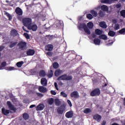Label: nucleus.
Listing matches in <instances>:
<instances>
[{
  "label": "nucleus",
  "mask_w": 125,
  "mask_h": 125,
  "mask_svg": "<svg viewBox=\"0 0 125 125\" xmlns=\"http://www.w3.org/2000/svg\"><path fill=\"white\" fill-rule=\"evenodd\" d=\"M7 106H8L10 110H11L12 111H14L15 112H16V111H17V109L16 108V107H14V105L12 104L11 103V102L10 101L7 102Z\"/></svg>",
  "instance_id": "obj_7"
},
{
  "label": "nucleus",
  "mask_w": 125,
  "mask_h": 125,
  "mask_svg": "<svg viewBox=\"0 0 125 125\" xmlns=\"http://www.w3.org/2000/svg\"><path fill=\"white\" fill-rule=\"evenodd\" d=\"M106 125V123L105 122H103L102 123V125Z\"/></svg>",
  "instance_id": "obj_64"
},
{
  "label": "nucleus",
  "mask_w": 125,
  "mask_h": 125,
  "mask_svg": "<svg viewBox=\"0 0 125 125\" xmlns=\"http://www.w3.org/2000/svg\"><path fill=\"white\" fill-rule=\"evenodd\" d=\"M37 95H38L39 97H42L43 96V94L41 93H37Z\"/></svg>",
  "instance_id": "obj_55"
},
{
  "label": "nucleus",
  "mask_w": 125,
  "mask_h": 125,
  "mask_svg": "<svg viewBox=\"0 0 125 125\" xmlns=\"http://www.w3.org/2000/svg\"><path fill=\"white\" fill-rule=\"evenodd\" d=\"M4 48H5V46L4 45H0V51H2Z\"/></svg>",
  "instance_id": "obj_51"
},
{
  "label": "nucleus",
  "mask_w": 125,
  "mask_h": 125,
  "mask_svg": "<svg viewBox=\"0 0 125 125\" xmlns=\"http://www.w3.org/2000/svg\"><path fill=\"white\" fill-rule=\"evenodd\" d=\"M28 30H32L33 32H36L38 30V25L36 24H31L27 27Z\"/></svg>",
  "instance_id": "obj_9"
},
{
  "label": "nucleus",
  "mask_w": 125,
  "mask_h": 125,
  "mask_svg": "<svg viewBox=\"0 0 125 125\" xmlns=\"http://www.w3.org/2000/svg\"><path fill=\"white\" fill-rule=\"evenodd\" d=\"M43 109H44V105L43 104L38 105L36 108L37 111H42Z\"/></svg>",
  "instance_id": "obj_21"
},
{
  "label": "nucleus",
  "mask_w": 125,
  "mask_h": 125,
  "mask_svg": "<svg viewBox=\"0 0 125 125\" xmlns=\"http://www.w3.org/2000/svg\"><path fill=\"white\" fill-rule=\"evenodd\" d=\"M108 35L110 37H115V36L116 35V32H114V31L110 30L109 31Z\"/></svg>",
  "instance_id": "obj_29"
},
{
  "label": "nucleus",
  "mask_w": 125,
  "mask_h": 125,
  "mask_svg": "<svg viewBox=\"0 0 125 125\" xmlns=\"http://www.w3.org/2000/svg\"><path fill=\"white\" fill-rule=\"evenodd\" d=\"M46 55H48V56H50V57H51L52 55H53V52L51 51H49L46 53Z\"/></svg>",
  "instance_id": "obj_48"
},
{
  "label": "nucleus",
  "mask_w": 125,
  "mask_h": 125,
  "mask_svg": "<svg viewBox=\"0 0 125 125\" xmlns=\"http://www.w3.org/2000/svg\"><path fill=\"white\" fill-rule=\"evenodd\" d=\"M93 42L96 45H100V43H101V40L98 38H95L93 40Z\"/></svg>",
  "instance_id": "obj_20"
},
{
  "label": "nucleus",
  "mask_w": 125,
  "mask_h": 125,
  "mask_svg": "<svg viewBox=\"0 0 125 125\" xmlns=\"http://www.w3.org/2000/svg\"><path fill=\"white\" fill-rule=\"evenodd\" d=\"M36 53V51L34 49H29L27 51H26V54L28 55V56H33Z\"/></svg>",
  "instance_id": "obj_12"
},
{
  "label": "nucleus",
  "mask_w": 125,
  "mask_h": 125,
  "mask_svg": "<svg viewBox=\"0 0 125 125\" xmlns=\"http://www.w3.org/2000/svg\"><path fill=\"white\" fill-rule=\"evenodd\" d=\"M95 33L96 35H98V36H101V35H102V34H103V31L99 29H96L95 30Z\"/></svg>",
  "instance_id": "obj_25"
},
{
  "label": "nucleus",
  "mask_w": 125,
  "mask_h": 125,
  "mask_svg": "<svg viewBox=\"0 0 125 125\" xmlns=\"http://www.w3.org/2000/svg\"><path fill=\"white\" fill-rule=\"evenodd\" d=\"M15 70V68L12 67V66H10L8 68V70L9 71H13Z\"/></svg>",
  "instance_id": "obj_52"
},
{
  "label": "nucleus",
  "mask_w": 125,
  "mask_h": 125,
  "mask_svg": "<svg viewBox=\"0 0 125 125\" xmlns=\"http://www.w3.org/2000/svg\"><path fill=\"white\" fill-rule=\"evenodd\" d=\"M84 114H89L91 113V109L90 108H87L83 110Z\"/></svg>",
  "instance_id": "obj_35"
},
{
  "label": "nucleus",
  "mask_w": 125,
  "mask_h": 125,
  "mask_svg": "<svg viewBox=\"0 0 125 125\" xmlns=\"http://www.w3.org/2000/svg\"><path fill=\"white\" fill-rule=\"evenodd\" d=\"M102 3H110V0H102Z\"/></svg>",
  "instance_id": "obj_49"
},
{
  "label": "nucleus",
  "mask_w": 125,
  "mask_h": 125,
  "mask_svg": "<svg viewBox=\"0 0 125 125\" xmlns=\"http://www.w3.org/2000/svg\"><path fill=\"white\" fill-rule=\"evenodd\" d=\"M90 13H91V14H92V16H94L95 17H97V15H98L97 12L94 10H91L90 11Z\"/></svg>",
  "instance_id": "obj_39"
},
{
  "label": "nucleus",
  "mask_w": 125,
  "mask_h": 125,
  "mask_svg": "<svg viewBox=\"0 0 125 125\" xmlns=\"http://www.w3.org/2000/svg\"><path fill=\"white\" fill-rule=\"evenodd\" d=\"M1 112L2 114H3V115H4V116H8V114H9V113H11L10 110L5 109V108H1Z\"/></svg>",
  "instance_id": "obj_15"
},
{
  "label": "nucleus",
  "mask_w": 125,
  "mask_h": 125,
  "mask_svg": "<svg viewBox=\"0 0 125 125\" xmlns=\"http://www.w3.org/2000/svg\"><path fill=\"white\" fill-rule=\"evenodd\" d=\"M22 118L25 121H27L30 118V115L27 113H24L22 114Z\"/></svg>",
  "instance_id": "obj_24"
},
{
  "label": "nucleus",
  "mask_w": 125,
  "mask_h": 125,
  "mask_svg": "<svg viewBox=\"0 0 125 125\" xmlns=\"http://www.w3.org/2000/svg\"><path fill=\"white\" fill-rule=\"evenodd\" d=\"M22 29L24 32H26V33H29V30H26V28H25V27L23 26Z\"/></svg>",
  "instance_id": "obj_62"
},
{
  "label": "nucleus",
  "mask_w": 125,
  "mask_h": 125,
  "mask_svg": "<svg viewBox=\"0 0 125 125\" xmlns=\"http://www.w3.org/2000/svg\"><path fill=\"white\" fill-rule=\"evenodd\" d=\"M47 103L49 105H52L54 103V99L53 98H49L47 100Z\"/></svg>",
  "instance_id": "obj_26"
},
{
  "label": "nucleus",
  "mask_w": 125,
  "mask_h": 125,
  "mask_svg": "<svg viewBox=\"0 0 125 125\" xmlns=\"http://www.w3.org/2000/svg\"><path fill=\"white\" fill-rule=\"evenodd\" d=\"M119 34L120 35H125V28H122L119 31Z\"/></svg>",
  "instance_id": "obj_38"
},
{
  "label": "nucleus",
  "mask_w": 125,
  "mask_h": 125,
  "mask_svg": "<svg viewBox=\"0 0 125 125\" xmlns=\"http://www.w3.org/2000/svg\"><path fill=\"white\" fill-rule=\"evenodd\" d=\"M23 36L26 38L27 40H30V35H29L28 33H24Z\"/></svg>",
  "instance_id": "obj_46"
},
{
  "label": "nucleus",
  "mask_w": 125,
  "mask_h": 125,
  "mask_svg": "<svg viewBox=\"0 0 125 125\" xmlns=\"http://www.w3.org/2000/svg\"><path fill=\"white\" fill-rule=\"evenodd\" d=\"M41 83L43 86H46L47 85V80L45 78H42Z\"/></svg>",
  "instance_id": "obj_16"
},
{
  "label": "nucleus",
  "mask_w": 125,
  "mask_h": 125,
  "mask_svg": "<svg viewBox=\"0 0 125 125\" xmlns=\"http://www.w3.org/2000/svg\"><path fill=\"white\" fill-rule=\"evenodd\" d=\"M112 21L114 24H117L118 23V20L117 19H113Z\"/></svg>",
  "instance_id": "obj_53"
},
{
  "label": "nucleus",
  "mask_w": 125,
  "mask_h": 125,
  "mask_svg": "<svg viewBox=\"0 0 125 125\" xmlns=\"http://www.w3.org/2000/svg\"><path fill=\"white\" fill-rule=\"evenodd\" d=\"M73 76L72 75H68L67 74H64L59 77L57 81H72Z\"/></svg>",
  "instance_id": "obj_1"
},
{
  "label": "nucleus",
  "mask_w": 125,
  "mask_h": 125,
  "mask_svg": "<svg viewBox=\"0 0 125 125\" xmlns=\"http://www.w3.org/2000/svg\"><path fill=\"white\" fill-rule=\"evenodd\" d=\"M107 86V83H105L104 85H102V90L103 91H106L107 90V88L106 87Z\"/></svg>",
  "instance_id": "obj_42"
},
{
  "label": "nucleus",
  "mask_w": 125,
  "mask_h": 125,
  "mask_svg": "<svg viewBox=\"0 0 125 125\" xmlns=\"http://www.w3.org/2000/svg\"><path fill=\"white\" fill-rule=\"evenodd\" d=\"M10 35L12 37H16L18 35V32H17L16 29H12L10 31Z\"/></svg>",
  "instance_id": "obj_19"
},
{
  "label": "nucleus",
  "mask_w": 125,
  "mask_h": 125,
  "mask_svg": "<svg viewBox=\"0 0 125 125\" xmlns=\"http://www.w3.org/2000/svg\"><path fill=\"white\" fill-rule=\"evenodd\" d=\"M47 77H48L49 79H50V78H52V77H53V70H52V69L49 70L47 74Z\"/></svg>",
  "instance_id": "obj_22"
},
{
  "label": "nucleus",
  "mask_w": 125,
  "mask_h": 125,
  "mask_svg": "<svg viewBox=\"0 0 125 125\" xmlns=\"http://www.w3.org/2000/svg\"><path fill=\"white\" fill-rule=\"evenodd\" d=\"M67 103L70 107H72V103L71 102V101H70L69 100H67Z\"/></svg>",
  "instance_id": "obj_57"
},
{
  "label": "nucleus",
  "mask_w": 125,
  "mask_h": 125,
  "mask_svg": "<svg viewBox=\"0 0 125 125\" xmlns=\"http://www.w3.org/2000/svg\"><path fill=\"white\" fill-rule=\"evenodd\" d=\"M1 66L2 68L3 67H5V66H6V62H2V63L1 64Z\"/></svg>",
  "instance_id": "obj_50"
},
{
  "label": "nucleus",
  "mask_w": 125,
  "mask_h": 125,
  "mask_svg": "<svg viewBox=\"0 0 125 125\" xmlns=\"http://www.w3.org/2000/svg\"><path fill=\"white\" fill-rule=\"evenodd\" d=\"M24 63V62L21 61V62H19L16 63V66L17 67H18V68H20L22 67V65Z\"/></svg>",
  "instance_id": "obj_33"
},
{
  "label": "nucleus",
  "mask_w": 125,
  "mask_h": 125,
  "mask_svg": "<svg viewBox=\"0 0 125 125\" xmlns=\"http://www.w3.org/2000/svg\"><path fill=\"white\" fill-rule=\"evenodd\" d=\"M99 26H101V28H104V29L107 28V24H106V22H105V21L100 22Z\"/></svg>",
  "instance_id": "obj_23"
},
{
  "label": "nucleus",
  "mask_w": 125,
  "mask_h": 125,
  "mask_svg": "<svg viewBox=\"0 0 125 125\" xmlns=\"http://www.w3.org/2000/svg\"><path fill=\"white\" fill-rule=\"evenodd\" d=\"M61 95H62V96L63 97H67V96H68V95H67V94H66V93L62 91L61 92Z\"/></svg>",
  "instance_id": "obj_47"
},
{
  "label": "nucleus",
  "mask_w": 125,
  "mask_h": 125,
  "mask_svg": "<svg viewBox=\"0 0 125 125\" xmlns=\"http://www.w3.org/2000/svg\"><path fill=\"white\" fill-rule=\"evenodd\" d=\"M39 90L40 92H42V93H45V92H47V89L43 86H41L39 87Z\"/></svg>",
  "instance_id": "obj_18"
},
{
  "label": "nucleus",
  "mask_w": 125,
  "mask_h": 125,
  "mask_svg": "<svg viewBox=\"0 0 125 125\" xmlns=\"http://www.w3.org/2000/svg\"><path fill=\"white\" fill-rule=\"evenodd\" d=\"M25 7H26L27 10H29V9H30V8H32V7L34 6L33 3L29 4L28 5H27V4L25 3Z\"/></svg>",
  "instance_id": "obj_36"
},
{
  "label": "nucleus",
  "mask_w": 125,
  "mask_h": 125,
  "mask_svg": "<svg viewBox=\"0 0 125 125\" xmlns=\"http://www.w3.org/2000/svg\"><path fill=\"white\" fill-rule=\"evenodd\" d=\"M101 8L102 10H103V11H108V6L105 5H103L101 6Z\"/></svg>",
  "instance_id": "obj_30"
},
{
  "label": "nucleus",
  "mask_w": 125,
  "mask_h": 125,
  "mask_svg": "<svg viewBox=\"0 0 125 125\" xmlns=\"http://www.w3.org/2000/svg\"><path fill=\"white\" fill-rule=\"evenodd\" d=\"M55 104L56 106H60V105H61V101L59 100V99H55Z\"/></svg>",
  "instance_id": "obj_27"
},
{
  "label": "nucleus",
  "mask_w": 125,
  "mask_h": 125,
  "mask_svg": "<svg viewBox=\"0 0 125 125\" xmlns=\"http://www.w3.org/2000/svg\"><path fill=\"white\" fill-rule=\"evenodd\" d=\"M63 73V70H61L60 69H58L55 71L54 75L55 77H59V76H61Z\"/></svg>",
  "instance_id": "obj_11"
},
{
  "label": "nucleus",
  "mask_w": 125,
  "mask_h": 125,
  "mask_svg": "<svg viewBox=\"0 0 125 125\" xmlns=\"http://www.w3.org/2000/svg\"><path fill=\"white\" fill-rule=\"evenodd\" d=\"M74 116V113L72 111H69L66 113L65 114V117L67 119H70V118H73V116Z\"/></svg>",
  "instance_id": "obj_14"
},
{
  "label": "nucleus",
  "mask_w": 125,
  "mask_h": 125,
  "mask_svg": "<svg viewBox=\"0 0 125 125\" xmlns=\"http://www.w3.org/2000/svg\"><path fill=\"white\" fill-rule=\"evenodd\" d=\"M34 107H36V104H32L29 106V108L32 109V108H34Z\"/></svg>",
  "instance_id": "obj_61"
},
{
  "label": "nucleus",
  "mask_w": 125,
  "mask_h": 125,
  "mask_svg": "<svg viewBox=\"0 0 125 125\" xmlns=\"http://www.w3.org/2000/svg\"><path fill=\"white\" fill-rule=\"evenodd\" d=\"M53 65L54 69H57L59 67V64L57 62H54Z\"/></svg>",
  "instance_id": "obj_40"
},
{
  "label": "nucleus",
  "mask_w": 125,
  "mask_h": 125,
  "mask_svg": "<svg viewBox=\"0 0 125 125\" xmlns=\"http://www.w3.org/2000/svg\"><path fill=\"white\" fill-rule=\"evenodd\" d=\"M87 26L89 29H93V23L92 22H89L87 23Z\"/></svg>",
  "instance_id": "obj_34"
},
{
  "label": "nucleus",
  "mask_w": 125,
  "mask_h": 125,
  "mask_svg": "<svg viewBox=\"0 0 125 125\" xmlns=\"http://www.w3.org/2000/svg\"><path fill=\"white\" fill-rule=\"evenodd\" d=\"M40 77H45V71L43 70H42L39 72Z\"/></svg>",
  "instance_id": "obj_31"
},
{
  "label": "nucleus",
  "mask_w": 125,
  "mask_h": 125,
  "mask_svg": "<svg viewBox=\"0 0 125 125\" xmlns=\"http://www.w3.org/2000/svg\"><path fill=\"white\" fill-rule=\"evenodd\" d=\"M70 97H71V98H75L76 99L79 98L80 97L79 92H78V91H74L71 92L70 94Z\"/></svg>",
  "instance_id": "obj_8"
},
{
  "label": "nucleus",
  "mask_w": 125,
  "mask_h": 125,
  "mask_svg": "<svg viewBox=\"0 0 125 125\" xmlns=\"http://www.w3.org/2000/svg\"><path fill=\"white\" fill-rule=\"evenodd\" d=\"M54 85H55V87L56 88L57 90H59V89H58V86L57 85V83L55 82L54 83Z\"/></svg>",
  "instance_id": "obj_56"
},
{
  "label": "nucleus",
  "mask_w": 125,
  "mask_h": 125,
  "mask_svg": "<svg viewBox=\"0 0 125 125\" xmlns=\"http://www.w3.org/2000/svg\"><path fill=\"white\" fill-rule=\"evenodd\" d=\"M45 50L47 51H52L53 49V45L52 44H47L45 46Z\"/></svg>",
  "instance_id": "obj_17"
},
{
  "label": "nucleus",
  "mask_w": 125,
  "mask_h": 125,
  "mask_svg": "<svg viewBox=\"0 0 125 125\" xmlns=\"http://www.w3.org/2000/svg\"><path fill=\"white\" fill-rule=\"evenodd\" d=\"M92 38H93V39H95V38H96L97 36L96 34H93L92 35Z\"/></svg>",
  "instance_id": "obj_63"
},
{
  "label": "nucleus",
  "mask_w": 125,
  "mask_h": 125,
  "mask_svg": "<svg viewBox=\"0 0 125 125\" xmlns=\"http://www.w3.org/2000/svg\"><path fill=\"white\" fill-rule=\"evenodd\" d=\"M10 43L11 44L9 45V47H10V48H12L13 47H14L16 44H17V42H11Z\"/></svg>",
  "instance_id": "obj_37"
},
{
  "label": "nucleus",
  "mask_w": 125,
  "mask_h": 125,
  "mask_svg": "<svg viewBox=\"0 0 125 125\" xmlns=\"http://www.w3.org/2000/svg\"><path fill=\"white\" fill-rule=\"evenodd\" d=\"M17 19H18V20H20V21H21L22 20V17H21L20 16H18L17 17Z\"/></svg>",
  "instance_id": "obj_60"
},
{
  "label": "nucleus",
  "mask_w": 125,
  "mask_h": 125,
  "mask_svg": "<svg viewBox=\"0 0 125 125\" xmlns=\"http://www.w3.org/2000/svg\"><path fill=\"white\" fill-rule=\"evenodd\" d=\"M86 18L87 19H89V20H91L93 18V16L91 15V14H88L86 15Z\"/></svg>",
  "instance_id": "obj_41"
},
{
  "label": "nucleus",
  "mask_w": 125,
  "mask_h": 125,
  "mask_svg": "<svg viewBox=\"0 0 125 125\" xmlns=\"http://www.w3.org/2000/svg\"><path fill=\"white\" fill-rule=\"evenodd\" d=\"M18 46H19L21 50H24V49L26 48L27 46V43L25 42L20 41L18 43Z\"/></svg>",
  "instance_id": "obj_5"
},
{
  "label": "nucleus",
  "mask_w": 125,
  "mask_h": 125,
  "mask_svg": "<svg viewBox=\"0 0 125 125\" xmlns=\"http://www.w3.org/2000/svg\"><path fill=\"white\" fill-rule=\"evenodd\" d=\"M22 23L25 27H29L32 25V19L30 18H24L22 19Z\"/></svg>",
  "instance_id": "obj_3"
},
{
  "label": "nucleus",
  "mask_w": 125,
  "mask_h": 125,
  "mask_svg": "<svg viewBox=\"0 0 125 125\" xmlns=\"http://www.w3.org/2000/svg\"><path fill=\"white\" fill-rule=\"evenodd\" d=\"M121 16H123L124 18H125V10H123L120 12Z\"/></svg>",
  "instance_id": "obj_44"
},
{
  "label": "nucleus",
  "mask_w": 125,
  "mask_h": 125,
  "mask_svg": "<svg viewBox=\"0 0 125 125\" xmlns=\"http://www.w3.org/2000/svg\"><path fill=\"white\" fill-rule=\"evenodd\" d=\"M15 12H16L17 15L19 16H22V15H23V10H22V9L19 7H17L16 8Z\"/></svg>",
  "instance_id": "obj_10"
},
{
  "label": "nucleus",
  "mask_w": 125,
  "mask_h": 125,
  "mask_svg": "<svg viewBox=\"0 0 125 125\" xmlns=\"http://www.w3.org/2000/svg\"><path fill=\"white\" fill-rule=\"evenodd\" d=\"M51 93L52 95H56V92L54 90H51Z\"/></svg>",
  "instance_id": "obj_58"
},
{
  "label": "nucleus",
  "mask_w": 125,
  "mask_h": 125,
  "mask_svg": "<svg viewBox=\"0 0 125 125\" xmlns=\"http://www.w3.org/2000/svg\"><path fill=\"white\" fill-rule=\"evenodd\" d=\"M121 6H122V4H121V3L117 4L116 5V7H117V8H120V7H121Z\"/></svg>",
  "instance_id": "obj_59"
},
{
  "label": "nucleus",
  "mask_w": 125,
  "mask_h": 125,
  "mask_svg": "<svg viewBox=\"0 0 125 125\" xmlns=\"http://www.w3.org/2000/svg\"><path fill=\"white\" fill-rule=\"evenodd\" d=\"M5 15L8 17L9 21H11V20H12V16H11V15L8 12H5Z\"/></svg>",
  "instance_id": "obj_28"
},
{
  "label": "nucleus",
  "mask_w": 125,
  "mask_h": 125,
  "mask_svg": "<svg viewBox=\"0 0 125 125\" xmlns=\"http://www.w3.org/2000/svg\"><path fill=\"white\" fill-rule=\"evenodd\" d=\"M93 118L94 120H95V121H97V122L99 123V122L101 121L102 117L100 115L96 114L93 116Z\"/></svg>",
  "instance_id": "obj_13"
},
{
  "label": "nucleus",
  "mask_w": 125,
  "mask_h": 125,
  "mask_svg": "<svg viewBox=\"0 0 125 125\" xmlns=\"http://www.w3.org/2000/svg\"><path fill=\"white\" fill-rule=\"evenodd\" d=\"M114 30L115 31L120 30V24H119V23L115 24L114 26Z\"/></svg>",
  "instance_id": "obj_43"
},
{
  "label": "nucleus",
  "mask_w": 125,
  "mask_h": 125,
  "mask_svg": "<svg viewBox=\"0 0 125 125\" xmlns=\"http://www.w3.org/2000/svg\"><path fill=\"white\" fill-rule=\"evenodd\" d=\"M99 39H100V40H104V41H106V40H107V36L104 35V34H101L99 37Z\"/></svg>",
  "instance_id": "obj_32"
},
{
  "label": "nucleus",
  "mask_w": 125,
  "mask_h": 125,
  "mask_svg": "<svg viewBox=\"0 0 125 125\" xmlns=\"http://www.w3.org/2000/svg\"><path fill=\"white\" fill-rule=\"evenodd\" d=\"M23 102L24 103H25V104H27V103H29V102H30V101H29V100L28 99H24L23 100Z\"/></svg>",
  "instance_id": "obj_54"
},
{
  "label": "nucleus",
  "mask_w": 125,
  "mask_h": 125,
  "mask_svg": "<svg viewBox=\"0 0 125 125\" xmlns=\"http://www.w3.org/2000/svg\"><path fill=\"white\" fill-rule=\"evenodd\" d=\"M79 29L80 31H82V29H83L84 32L87 34V35H90V30H89V29L86 26L85 23H80L79 26Z\"/></svg>",
  "instance_id": "obj_2"
},
{
  "label": "nucleus",
  "mask_w": 125,
  "mask_h": 125,
  "mask_svg": "<svg viewBox=\"0 0 125 125\" xmlns=\"http://www.w3.org/2000/svg\"><path fill=\"white\" fill-rule=\"evenodd\" d=\"M66 110V106L64 105H62L60 107H58L57 109V112L60 115H62L65 110Z\"/></svg>",
  "instance_id": "obj_6"
},
{
  "label": "nucleus",
  "mask_w": 125,
  "mask_h": 125,
  "mask_svg": "<svg viewBox=\"0 0 125 125\" xmlns=\"http://www.w3.org/2000/svg\"><path fill=\"white\" fill-rule=\"evenodd\" d=\"M104 15H105V14H104L103 11H100V12L99 13V16H100V17H104Z\"/></svg>",
  "instance_id": "obj_45"
},
{
  "label": "nucleus",
  "mask_w": 125,
  "mask_h": 125,
  "mask_svg": "<svg viewBox=\"0 0 125 125\" xmlns=\"http://www.w3.org/2000/svg\"><path fill=\"white\" fill-rule=\"evenodd\" d=\"M101 93V92L100 91V89H99V88H96L90 92V95L92 97L99 96Z\"/></svg>",
  "instance_id": "obj_4"
}]
</instances>
